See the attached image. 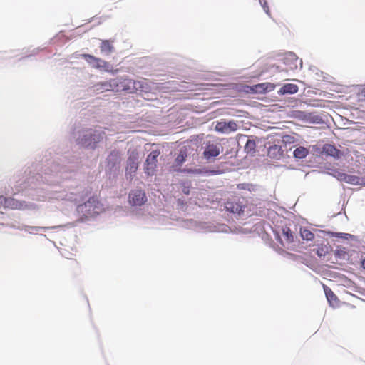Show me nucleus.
Returning a JSON list of instances; mask_svg holds the SVG:
<instances>
[{"mask_svg":"<svg viewBox=\"0 0 365 365\" xmlns=\"http://www.w3.org/2000/svg\"><path fill=\"white\" fill-rule=\"evenodd\" d=\"M255 142L253 140H248L245 144V150L247 153H251L255 151Z\"/></svg>","mask_w":365,"mask_h":365,"instance_id":"obj_22","label":"nucleus"},{"mask_svg":"<svg viewBox=\"0 0 365 365\" xmlns=\"http://www.w3.org/2000/svg\"><path fill=\"white\" fill-rule=\"evenodd\" d=\"M114 41L102 40L100 45V50L102 53L109 55L114 51V46H113Z\"/></svg>","mask_w":365,"mask_h":365,"instance_id":"obj_12","label":"nucleus"},{"mask_svg":"<svg viewBox=\"0 0 365 365\" xmlns=\"http://www.w3.org/2000/svg\"><path fill=\"white\" fill-rule=\"evenodd\" d=\"M128 158L127 160V165L125 168V175L130 178H133V175L138 170V153L136 150H129L128 152Z\"/></svg>","mask_w":365,"mask_h":365,"instance_id":"obj_3","label":"nucleus"},{"mask_svg":"<svg viewBox=\"0 0 365 365\" xmlns=\"http://www.w3.org/2000/svg\"><path fill=\"white\" fill-rule=\"evenodd\" d=\"M186 156V153L181 151L175 159L176 163L181 165L185 161Z\"/></svg>","mask_w":365,"mask_h":365,"instance_id":"obj_23","label":"nucleus"},{"mask_svg":"<svg viewBox=\"0 0 365 365\" xmlns=\"http://www.w3.org/2000/svg\"><path fill=\"white\" fill-rule=\"evenodd\" d=\"M323 252H324V249L323 247H321V248H318L317 250V254L319 255V256H322L324 254H323Z\"/></svg>","mask_w":365,"mask_h":365,"instance_id":"obj_32","label":"nucleus"},{"mask_svg":"<svg viewBox=\"0 0 365 365\" xmlns=\"http://www.w3.org/2000/svg\"><path fill=\"white\" fill-rule=\"evenodd\" d=\"M0 197H4V196H2V195H0ZM3 204H4V201H1V200H0V207H3Z\"/></svg>","mask_w":365,"mask_h":365,"instance_id":"obj_34","label":"nucleus"},{"mask_svg":"<svg viewBox=\"0 0 365 365\" xmlns=\"http://www.w3.org/2000/svg\"><path fill=\"white\" fill-rule=\"evenodd\" d=\"M119 159V153L117 151L112 152L108 156V161L110 160H118Z\"/></svg>","mask_w":365,"mask_h":365,"instance_id":"obj_27","label":"nucleus"},{"mask_svg":"<svg viewBox=\"0 0 365 365\" xmlns=\"http://www.w3.org/2000/svg\"><path fill=\"white\" fill-rule=\"evenodd\" d=\"M269 154H276L278 155L279 157H281L283 155V150H282L281 146L274 145L273 146H271L269 150Z\"/></svg>","mask_w":365,"mask_h":365,"instance_id":"obj_20","label":"nucleus"},{"mask_svg":"<svg viewBox=\"0 0 365 365\" xmlns=\"http://www.w3.org/2000/svg\"><path fill=\"white\" fill-rule=\"evenodd\" d=\"M253 90L258 93H265L264 83H259L253 86Z\"/></svg>","mask_w":365,"mask_h":365,"instance_id":"obj_25","label":"nucleus"},{"mask_svg":"<svg viewBox=\"0 0 365 365\" xmlns=\"http://www.w3.org/2000/svg\"><path fill=\"white\" fill-rule=\"evenodd\" d=\"M0 200L4 201V207L16 209L19 206V202L14 198L0 197Z\"/></svg>","mask_w":365,"mask_h":365,"instance_id":"obj_16","label":"nucleus"},{"mask_svg":"<svg viewBox=\"0 0 365 365\" xmlns=\"http://www.w3.org/2000/svg\"><path fill=\"white\" fill-rule=\"evenodd\" d=\"M160 152L159 150H155L150 152L148 155L145 163V172L152 175L154 174L157 167L158 157L160 155Z\"/></svg>","mask_w":365,"mask_h":365,"instance_id":"obj_5","label":"nucleus"},{"mask_svg":"<svg viewBox=\"0 0 365 365\" xmlns=\"http://www.w3.org/2000/svg\"><path fill=\"white\" fill-rule=\"evenodd\" d=\"M129 202L133 206H141L147 201V197L142 190H134L129 193Z\"/></svg>","mask_w":365,"mask_h":365,"instance_id":"obj_8","label":"nucleus"},{"mask_svg":"<svg viewBox=\"0 0 365 365\" xmlns=\"http://www.w3.org/2000/svg\"><path fill=\"white\" fill-rule=\"evenodd\" d=\"M259 1L260 4L262 5V6L263 7L264 11L267 14H269V8L268 4L267 2V0H259Z\"/></svg>","mask_w":365,"mask_h":365,"instance_id":"obj_28","label":"nucleus"},{"mask_svg":"<svg viewBox=\"0 0 365 365\" xmlns=\"http://www.w3.org/2000/svg\"><path fill=\"white\" fill-rule=\"evenodd\" d=\"M238 125L234 120L220 121L216 123L215 130L220 133L229 134L238 130Z\"/></svg>","mask_w":365,"mask_h":365,"instance_id":"obj_9","label":"nucleus"},{"mask_svg":"<svg viewBox=\"0 0 365 365\" xmlns=\"http://www.w3.org/2000/svg\"><path fill=\"white\" fill-rule=\"evenodd\" d=\"M222 150L223 147L220 143L208 141L206 143L203 152V156L206 160H209L211 158L218 156Z\"/></svg>","mask_w":365,"mask_h":365,"instance_id":"obj_4","label":"nucleus"},{"mask_svg":"<svg viewBox=\"0 0 365 365\" xmlns=\"http://www.w3.org/2000/svg\"><path fill=\"white\" fill-rule=\"evenodd\" d=\"M284 63L289 66L290 69H294L297 67V63L299 59L298 57L293 53H289L285 55L284 58Z\"/></svg>","mask_w":365,"mask_h":365,"instance_id":"obj_13","label":"nucleus"},{"mask_svg":"<svg viewBox=\"0 0 365 365\" xmlns=\"http://www.w3.org/2000/svg\"><path fill=\"white\" fill-rule=\"evenodd\" d=\"M299 88L296 84L287 83L284 84L279 91V93L284 94H294L298 92Z\"/></svg>","mask_w":365,"mask_h":365,"instance_id":"obj_14","label":"nucleus"},{"mask_svg":"<svg viewBox=\"0 0 365 365\" xmlns=\"http://www.w3.org/2000/svg\"><path fill=\"white\" fill-rule=\"evenodd\" d=\"M93 88L99 92L108 91H118L122 90L132 93L135 91H145L147 83L144 81H134L132 79H123L119 83L116 79H111L108 81L96 83L94 85Z\"/></svg>","mask_w":365,"mask_h":365,"instance_id":"obj_1","label":"nucleus"},{"mask_svg":"<svg viewBox=\"0 0 365 365\" xmlns=\"http://www.w3.org/2000/svg\"><path fill=\"white\" fill-rule=\"evenodd\" d=\"M81 212H86L88 215H93L99 212L101 205L95 197H90L87 202L78 207Z\"/></svg>","mask_w":365,"mask_h":365,"instance_id":"obj_6","label":"nucleus"},{"mask_svg":"<svg viewBox=\"0 0 365 365\" xmlns=\"http://www.w3.org/2000/svg\"><path fill=\"white\" fill-rule=\"evenodd\" d=\"M308 154L309 149L303 146L297 148L293 153L294 157L297 159H303L306 158Z\"/></svg>","mask_w":365,"mask_h":365,"instance_id":"obj_17","label":"nucleus"},{"mask_svg":"<svg viewBox=\"0 0 365 365\" xmlns=\"http://www.w3.org/2000/svg\"><path fill=\"white\" fill-rule=\"evenodd\" d=\"M104 134V132L88 130L83 133L82 138L78 139V143L85 148H94L96 143L103 139Z\"/></svg>","mask_w":365,"mask_h":365,"instance_id":"obj_2","label":"nucleus"},{"mask_svg":"<svg viewBox=\"0 0 365 365\" xmlns=\"http://www.w3.org/2000/svg\"><path fill=\"white\" fill-rule=\"evenodd\" d=\"M81 56L93 68H103L106 71L109 68L108 63L101 58L86 53H83Z\"/></svg>","mask_w":365,"mask_h":365,"instance_id":"obj_7","label":"nucleus"},{"mask_svg":"<svg viewBox=\"0 0 365 365\" xmlns=\"http://www.w3.org/2000/svg\"><path fill=\"white\" fill-rule=\"evenodd\" d=\"M323 152L330 156H332L336 158H339L340 157V150L336 148L335 146L331 144H326L323 146Z\"/></svg>","mask_w":365,"mask_h":365,"instance_id":"obj_15","label":"nucleus"},{"mask_svg":"<svg viewBox=\"0 0 365 365\" xmlns=\"http://www.w3.org/2000/svg\"><path fill=\"white\" fill-rule=\"evenodd\" d=\"M300 235L302 239L307 241H312L314 238V233L307 228H301Z\"/></svg>","mask_w":365,"mask_h":365,"instance_id":"obj_19","label":"nucleus"},{"mask_svg":"<svg viewBox=\"0 0 365 365\" xmlns=\"http://www.w3.org/2000/svg\"><path fill=\"white\" fill-rule=\"evenodd\" d=\"M41 229H43V230H45V229H46L47 227H41Z\"/></svg>","mask_w":365,"mask_h":365,"instance_id":"obj_36","label":"nucleus"},{"mask_svg":"<svg viewBox=\"0 0 365 365\" xmlns=\"http://www.w3.org/2000/svg\"><path fill=\"white\" fill-rule=\"evenodd\" d=\"M324 291L326 295V297L327 299V301L329 302V304L331 306H336L338 302L339 299L336 295L332 292V290L327 287V285H323Z\"/></svg>","mask_w":365,"mask_h":365,"instance_id":"obj_11","label":"nucleus"},{"mask_svg":"<svg viewBox=\"0 0 365 365\" xmlns=\"http://www.w3.org/2000/svg\"><path fill=\"white\" fill-rule=\"evenodd\" d=\"M333 236H335L336 237H341L346 240H349L350 238L353 237V235L348 233H342V232H335L332 234Z\"/></svg>","mask_w":365,"mask_h":365,"instance_id":"obj_26","label":"nucleus"},{"mask_svg":"<svg viewBox=\"0 0 365 365\" xmlns=\"http://www.w3.org/2000/svg\"><path fill=\"white\" fill-rule=\"evenodd\" d=\"M296 139L294 136L290 135H285L282 137V142L284 144H292L295 143Z\"/></svg>","mask_w":365,"mask_h":365,"instance_id":"obj_24","label":"nucleus"},{"mask_svg":"<svg viewBox=\"0 0 365 365\" xmlns=\"http://www.w3.org/2000/svg\"><path fill=\"white\" fill-rule=\"evenodd\" d=\"M282 235L284 238V240L287 243L290 244L294 242V234L291 231L290 228L288 227H284L282 228Z\"/></svg>","mask_w":365,"mask_h":365,"instance_id":"obj_18","label":"nucleus"},{"mask_svg":"<svg viewBox=\"0 0 365 365\" xmlns=\"http://www.w3.org/2000/svg\"><path fill=\"white\" fill-rule=\"evenodd\" d=\"M357 95L360 100H365V85L360 88Z\"/></svg>","mask_w":365,"mask_h":365,"instance_id":"obj_29","label":"nucleus"},{"mask_svg":"<svg viewBox=\"0 0 365 365\" xmlns=\"http://www.w3.org/2000/svg\"><path fill=\"white\" fill-rule=\"evenodd\" d=\"M346 173L341 172H337L335 175L336 178L340 181H344V180H346Z\"/></svg>","mask_w":365,"mask_h":365,"instance_id":"obj_30","label":"nucleus"},{"mask_svg":"<svg viewBox=\"0 0 365 365\" xmlns=\"http://www.w3.org/2000/svg\"><path fill=\"white\" fill-rule=\"evenodd\" d=\"M264 86L266 92L272 91L275 88V86L271 83H264Z\"/></svg>","mask_w":365,"mask_h":365,"instance_id":"obj_31","label":"nucleus"},{"mask_svg":"<svg viewBox=\"0 0 365 365\" xmlns=\"http://www.w3.org/2000/svg\"><path fill=\"white\" fill-rule=\"evenodd\" d=\"M225 208L232 213L240 214L244 212L242 205L238 201H227L225 203Z\"/></svg>","mask_w":365,"mask_h":365,"instance_id":"obj_10","label":"nucleus"},{"mask_svg":"<svg viewBox=\"0 0 365 365\" xmlns=\"http://www.w3.org/2000/svg\"><path fill=\"white\" fill-rule=\"evenodd\" d=\"M361 266L364 269H365V258L361 261Z\"/></svg>","mask_w":365,"mask_h":365,"instance_id":"obj_33","label":"nucleus"},{"mask_svg":"<svg viewBox=\"0 0 365 365\" xmlns=\"http://www.w3.org/2000/svg\"><path fill=\"white\" fill-rule=\"evenodd\" d=\"M344 182L349 184L356 185L359 182V178L355 175L346 174V180H344Z\"/></svg>","mask_w":365,"mask_h":365,"instance_id":"obj_21","label":"nucleus"},{"mask_svg":"<svg viewBox=\"0 0 365 365\" xmlns=\"http://www.w3.org/2000/svg\"><path fill=\"white\" fill-rule=\"evenodd\" d=\"M183 192L185 193V194H189V191L187 190H184Z\"/></svg>","mask_w":365,"mask_h":365,"instance_id":"obj_35","label":"nucleus"}]
</instances>
